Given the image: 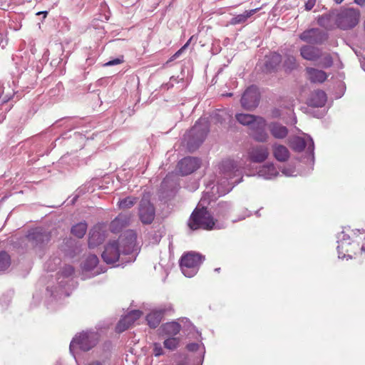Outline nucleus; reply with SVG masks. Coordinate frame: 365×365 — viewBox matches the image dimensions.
Masks as SVG:
<instances>
[{"label":"nucleus","instance_id":"f257e3e1","mask_svg":"<svg viewBox=\"0 0 365 365\" xmlns=\"http://www.w3.org/2000/svg\"><path fill=\"white\" fill-rule=\"evenodd\" d=\"M241 164L233 160H223L219 165V174L217 185L212 187L213 195H224L229 192L232 187L241 181L235 179L240 175Z\"/></svg>","mask_w":365,"mask_h":365},{"label":"nucleus","instance_id":"f03ea898","mask_svg":"<svg viewBox=\"0 0 365 365\" xmlns=\"http://www.w3.org/2000/svg\"><path fill=\"white\" fill-rule=\"evenodd\" d=\"M136 235L133 231H128L125 236H120L118 241L109 242L102 253V258L107 264L116 262L120 253L128 254L135 245Z\"/></svg>","mask_w":365,"mask_h":365},{"label":"nucleus","instance_id":"7ed1b4c3","mask_svg":"<svg viewBox=\"0 0 365 365\" xmlns=\"http://www.w3.org/2000/svg\"><path fill=\"white\" fill-rule=\"evenodd\" d=\"M188 226L193 230L199 228L212 230L215 228L219 229L221 227L215 223L212 217L206 208H200L199 207H197L193 211L189 220Z\"/></svg>","mask_w":365,"mask_h":365},{"label":"nucleus","instance_id":"20e7f679","mask_svg":"<svg viewBox=\"0 0 365 365\" xmlns=\"http://www.w3.org/2000/svg\"><path fill=\"white\" fill-rule=\"evenodd\" d=\"M204 257L195 252H188L181 257L180 268L183 274L192 277L196 274Z\"/></svg>","mask_w":365,"mask_h":365},{"label":"nucleus","instance_id":"39448f33","mask_svg":"<svg viewBox=\"0 0 365 365\" xmlns=\"http://www.w3.org/2000/svg\"><path fill=\"white\" fill-rule=\"evenodd\" d=\"M207 133V127L205 120L197 122L192 128L187 133V147L194 150L203 141Z\"/></svg>","mask_w":365,"mask_h":365},{"label":"nucleus","instance_id":"423d86ee","mask_svg":"<svg viewBox=\"0 0 365 365\" xmlns=\"http://www.w3.org/2000/svg\"><path fill=\"white\" fill-rule=\"evenodd\" d=\"M98 339V336L96 332H82L76 335L71 341L70 351H73L77 348L83 351H88L96 344Z\"/></svg>","mask_w":365,"mask_h":365},{"label":"nucleus","instance_id":"0eeeda50","mask_svg":"<svg viewBox=\"0 0 365 365\" xmlns=\"http://www.w3.org/2000/svg\"><path fill=\"white\" fill-rule=\"evenodd\" d=\"M139 217L144 224H150L154 220L155 212L148 197H143L139 205Z\"/></svg>","mask_w":365,"mask_h":365},{"label":"nucleus","instance_id":"6e6552de","mask_svg":"<svg viewBox=\"0 0 365 365\" xmlns=\"http://www.w3.org/2000/svg\"><path fill=\"white\" fill-rule=\"evenodd\" d=\"M259 93L255 86L249 87L241 98L242 106L247 110L255 108L258 105Z\"/></svg>","mask_w":365,"mask_h":365},{"label":"nucleus","instance_id":"1a4fd4ad","mask_svg":"<svg viewBox=\"0 0 365 365\" xmlns=\"http://www.w3.org/2000/svg\"><path fill=\"white\" fill-rule=\"evenodd\" d=\"M200 166V160L196 158H185L178 163V170L182 175L191 174Z\"/></svg>","mask_w":365,"mask_h":365},{"label":"nucleus","instance_id":"9d476101","mask_svg":"<svg viewBox=\"0 0 365 365\" xmlns=\"http://www.w3.org/2000/svg\"><path fill=\"white\" fill-rule=\"evenodd\" d=\"M235 118L238 123L243 125L249 126L250 129L254 126L262 127L264 125V118L259 116H255L247 113L236 114Z\"/></svg>","mask_w":365,"mask_h":365},{"label":"nucleus","instance_id":"9b49d317","mask_svg":"<svg viewBox=\"0 0 365 365\" xmlns=\"http://www.w3.org/2000/svg\"><path fill=\"white\" fill-rule=\"evenodd\" d=\"M249 159L254 163H262L267 159L269 156L268 148L264 145H258L250 149Z\"/></svg>","mask_w":365,"mask_h":365},{"label":"nucleus","instance_id":"f8f14e48","mask_svg":"<svg viewBox=\"0 0 365 365\" xmlns=\"http://www.w3.org/2000/svg\"><path fill=\"white\" fill-rule=\"evenodd\" d=\"M300 38L307 43H320L327 38V36L318 29H313L302 33Z\"/></svg>","mask_w":365,"mask_h":365},{"label":"nucleus","instance_id":"ddd939ff","mask_svg":"<svg viewBox=\"0 0 365 365\" xmlns=\"http://www.w3.org/2000/svg\"><path fill=\"white\" fill-rule=\"evenodd\" d=\"M142 315V312L139 310H133L128 314L125 316L117 325V331L122 332L130 327L134 322L139 319Z\"/></svg>","mask_w":365,"mask_h":365},{"label":"nucleus","instance_id":"4468645a","mask_svg":"<svg viewBox=\"0 0 365 365\" xmlns=\"http://www.w3.org/2000/svg\"><path fill=\"white\" fill-rule=\"evenodd\" d=\"M27 237L34 246L41 245L50 240L49 235L41 229L33 230L28 235Z\"/></svg>","mask_w":365,"mask_h":365},{"label":"nucleus","instance_id":"2eb2a0df","mask_svg":"<svg viewBox=\"0 0 365 365\" xmlns=\"http://www.w3.org/2000/svg\"><path fill=\"white\" fill-rule=\"evenodd\" d=\"M301 56L307 61H314L320 58L322 51L311 46H304L300 48Z\"/></svg>","mask_w":365,"mask_h":365},{"label":"nucleus","instance_id":"dca6fc26","mask_svg":"<svg viewBox=\"0 0 365 365\" xmlns=\"http://www.w3.org/2000/svg\"><path fill=\"white\" fill-rule=\"evenodd\" d=\"M307 78L313 83H323L328 77L326 72L314 68L308 67L306 68Z\"/></svg>","mask_w":365,"mask_h":365},{"label":"nucleus","instance_id":"f3484780","mask_svg":"<svg viewBox=\"0 0 365 365\" xmlns=\"http://www.w3.org/2000/svg\"><path fill=\"white\" fill-rule=\"evenodd\" d=\"M268 128L271 135L277 139H283L288 135L287 127L278 123H271L269 124Z\"/></svg>","mask_w":365,"mask_h":365},{"label":"nucleus","instance_id":"a211bd4d","mask_svg":"<svg viewBox=\"0 0 365 365\" xmlns=\"http://www.w3.org/2000/svg\"><path fill=\"white\" fill-rule=\"evenodd\" d=\"M274 157L280 162H284L289 158L288 149L283 145L274 143L272 146Z\"/></svg>","mask_w":365,"mask_h":365},{"label":"nucleus","instance_id":"6ab92c4d","mask_svg":"<svg viewBox=\"0 0 365 365\" xmlns=\"http://www.w3.org/2000/svg\"><path fill=\"white\" fill-rule=\"evenodd\" d=\"M291 143L293 149L298 151L302 150L306 146L310 150H312L314 148V141L311 138H309V140L306 142L304 139L296 137L293 138Z\"/></svg>","mask_w":365,"mask_h":365},{"label":"nucleus","instance_id":"aec40b11","mask_svg":"<svg viewBox=\"0 0 365 365\" xmlns=\"http://www.w3.org/2000/svg\"><path fill=\"white\" fill-rule=\"evenodd\" d=\"M130 218L128 215L120 214L115 220L110 223V230L113 232H119L123 227L127 225L129 222Z\"/></svg>","mask_w":365,"mask_h":365},{"label":"nucleus","instance_id":"412c9836","mask_svg":"<svg viewBox=\"0 0 365 365\" xmlns=\"http://www.w3.org/2000/svg\"><path fill=\"white\" fill-rule=\"evenodd\" d=\"M278 175V171L273 164H267L262 166L259 171L258 175L267 180L272 179Z\"/></svg>","mask_w":365,"mask_h":365},{"label":"nucleus","instance_id":"4be33fe9","mask_svg":"<svg viewBox=\"0 0 365 365\" xmlns=\"http://www.w3.org/2000/svg\"><path fill=\"white\" fill-rule=\"evenodd\" d=\"M327 101L326 93L322 91H316L312 93L309 98V103L314 107H322Z\"/></svg>","mask_w":365,"mask_h":365},{"label":"nucleus","instance_id":"5701e85b","mask_svg":"<svg viewBox=\"0 0 365 365\" xmlns=\"http://www.w3.org/2000/svg\"><path fill=\"white\" fill-rule=\"evenodd\" d=\"M104 240L103 235L101 232L100 229L94 227L89 233L88 245L90 247H94L101 244Z\"/></svg>","mask_w":365,"mask_h":365},{"label":"nucleus","instance_id":"b1692460","mask_svg":"<svg viewBox=\"0 0 365 365\" xmlns=\"http://www.w3.org/2000/svg\"><path fill=\"white\" fill-rule=\"evenodd\" d=\"M266 123L264 120V125L262 127L254 126L252 128V135L253 138L259 142H265L267 140L269 135L265 130Z\"/></svg>","mask_w":365,"mask_h":365},{"label":"nucleus","instance_id":"393cba45","mask_svg":"<svg viewBox=\"0 0 365 365\" xmlns=\"http://www.w3.org/2000/svg\"><path fill=\"white\" fill-rule=\"evenodd\" d=\"M163 314V309H155L153 310L148 316L147 321L148 324L150 327H156L160 322Z\"/></svg>","mask_w":365,"mask_h":365},{"label":"nucleus","instance_id":"a878e982","mask_svg":"<svg viewBox=\"0 0 365 365\" xmlns=\"http://www.w3.org/2000/svg\"><path fill=\"white\" fill-rule=\"evenodd\" d=\"M342 16L346 23H358L360 19V13L358 10L350 8L343 11Z\"/></svg>","mask_w":365,"mask_h":365},{"label":"nucleus","instance_id":"bb28decb","mask_svg":"<svg viewBox=\"0 0 365 365\" xmlns=\"http://www.w3.org/2000/svg\"><path fill=\"white\" fill-rule=\"evenodd\" d=\"M162 331L165 334L176 335L180 329V326L177 322L167 323L162 327Z\"/></svg>","mask_w":365,"mask_h":365},{"label":"nucleus","instance_id":"cd10ccee","mask_svg":"<svg viewBox=\"0 0 365 365\" xmlns=\"http://www.w3.org/2000/svg\"><path fill=\"white\" fill-rule=\"evenodd\" d=\"M98 259L95 255H88L82 262V267L84 270L89 271L97 265Z\"/></svg>","mask_w":365,"mask_h":365},{"label":"nucleus","instance_id":"c85d7f7f","mask_svg":"<svg viewBox=\"0 0 365 365\" xmlns=\"http://www.w3.org/2000/svg\"><path fill=\"white\" fill-rule=\"evenodd\" d=\"M87 230V225L85 222H80L74 225L71 229V232L73 235L78 238L84 236Z\"/></svg>","mask_w":365,"mask_h":365},{"label":"nucleus","instance_id":"c756f323","mask_svg":"<svg viewBox=\"0 0 365 365\" xmlns=\"http://www.w3.org/2000/svg\"><path fill=\"white\" fill-rule=\"evenodd\" d=\"M282 61L281 56L278 53H274L270 55L268 59L266 61V66L272 69L275 68Z\"/></svg>","mask_w":365,"mask_h":365},{"label":"nucleus","instance_id":"7c9ffc66","mask_svg":"<svg viewBox=\"0 0 365 365\" xmlns=\"http://www.w3.org/2000/svg\"><path fill=\"white\" fill-rule=\"evenodd\" d=\"M136 202V198L128 197L118 201V205L120 209H128L133 207Z\"/></svg>","mask_w":365,"mask_h":365},{"label":"nucleus","instance_id":"2f4dec72","mask_svg":"<svg viewBox=\"0 0 365 365\" xmlns=\"http://www.w3.org/2000/svg\"><path fill=\"white\" fill-rule=\"evenodd\" d=\"M284 66L287 71H292L297 68L298 63H297L295 57L293 56H287L284 63Z\"/></svg>","mask_w":365,"mask_h":365},{"label":"nucleus","instance_id":"473e14b6","mask_svg":"<svg viewBox=\"0 0 365 365\" xmlns=\"http://www.w3.org/2000/svg\"><path fill=\"white\" fill-rule=\"evenodd\" d=\"M258 9H251L250 11H245L243 14L237 15L235 19L234 23L244 22L247 20L249 17L254 15Z\"/></svg>","mask_w":365,"mask_h":365},{"label":"nucleus","instance_id":"72a5a7b5","mask_svg":"<svg viewBox=\"0 0 365 365\" xmlns=\"http://www.w3.org/2000/svg\"><path fill=\"white\" fill-rule=\"evenodd\" d=\"M320 65L324 68H329L333 64V58L329 53H322V56L320 57Z\"/></svg>","mask_w":365,"mask_h":365},{"label":"nucleus","instance_id":"f704fd0d","mask_svg":"<svg viewBox=\"0 0 365 365\" xmlns=\"http://www.w3.org/2000/svg\"><path fill=\"white\" fill-rule=\"evenodd\" d=\"M179 344V339L177 337H170L164 341V346L169 350H174Z\"/></svg>","mask_w":365,"mask_h":365},{"label":"nucleus","instance_id":"c9c22d12","mask_svg":"<svg viewBox=\"0 0 365 365\" xmlns=\"http://www.w3.org/2000/svg\"><path fill=\"white\" fill-rule=\"evenodd\" d=\"M10 265V257L5 253H0V271L5 270Z\"/></svg>","mask_w":365,"mask_h":365},{"label":"nucleus","instance_id":"e433bc0d","mask_svg":"<svg viewBox=\"0 0 365 365\" xmlns=\"http://www.w3.org/2000/svg\"><path fill=\"white\" fill-rule=\"evenodd\" d=\"M154 354L156 356H160L163 354V349L161 347V345L160 344L155 343L154 344V348H153Z\"/></svg>","mask_w":365,"mask_h":365},{"label":"nucleus","instance_id":"4c0bfd02","mask_svg":"<svg viewBox=\"0 0 365 365\" xmlns=\"http://www.w3.org/2000/svg\"><path fill=\"white\" fill-rule=\"evenodd\" d=\"M317 0H307L304 4L306 11H311L315 6Z\"/></svg>","mask_w":365,"mask_h":365},{"label":"nucleus","instance_id":"58836bf2","mask_svg":"<svg viewBox=\"0 0 365 365\" xmlns=\"http://www.w3.org/2000/svg\"><path fill=\"white\" fill-rule=\"evenodd\" d=\"M282 173L287 177H291L295 175V170L292 168H284L282 170Z\"/></svg>","mask_w":365,"mask_h":365},{"label":"nucleus","instance_id":"ea45409f","mask_svg":"<svg viewBox=\"0 0 365 365\" xmlns=\"http://www.w3.org/2000/svg\"><path fill=\"white\" fill-rule=\"evenodd\" d=\"M123 59L121 58H115L114 60H112V61H110L107 63H105V66H114V65H118V64H120L123 62Z\"/></svg>","mask_w":365,"mask_h":365},{"label":"nucleus","instance_id":"a19ab883","mask_svg":"<svg viewBox=\"0 0 365 365\" xmlns=\"http://www.w3.org/2000/svg\"><path fill=\"white\" fill-rule=\"evenodd\" d=\"M192 38V37H191L190 38V40L178 51L175 53V56L177 57L180 55V53L185 48H187V46H188L190 41H191V39Z\"/></svg>","mask_w":365,"mask_h":365},{"label":"nucleus","instance_id":"79ce46f5","mask_svg":"<svg viewBox=\"0 0 365 365\" xmlns=\"http://www.w3.org/2000/svg\"><path fill=\"white\" fill-rule=\"evenodd\" d=\"M198 347H199V345L197 344H195V343L187 345V349L190 351H195L198 349Z\"/></svg>","mask_w":365,"mask_h":365},{"label":"nucleus","instance_id":"37998d69","mask_svg":"<svg viewBox=\"0 0 365 365\" xmlns=\"http://www.w3.org/2000/svg\"><path fill=\"white\" fill-rule=\"evenodd\" d=\"M87 365H110V364L106 361H103V362L93 361V362L88 364Z\"/></svg>","mask_w":365,"mask_h":365},{"label":"nucleus","instance_id":"c03bdc74","mask_svg":"<svg viewBox=\"0 0 365 365\" xmlns=\"http://www.w3.org/2000/svg\"><path fill=\"white\" fill-rule=\"evenodd\" d=\"M170 180V176H167L162 182V187H166L168 186Z\"/></svg>","mask_w":365,"mask_h":365},{"label":"nucleus","instance_id":"a18cd8bd","mask_svg":"<svg viewBox=\"0 0 365 365\" xmlns=\"http://www.w3.org/2000/svg\"><path fill=\"white\" fill-rule=\"evenodd\" d=\"M66 271H67L66 275H68V276L71 275L73 273V269L71 266H68V267H66Z\"/></svg>","mask_w":365,"mask_h":365},{"label":"nucleus","instance_id":"49530a36","mask_svg":"<svg viewBox=\"0 0 365 365\" xmlns=\"http://www.w3.org/2000/svg\"><path fill=\"white\" fill-rule=\"evenodd\" d=\"M354 2L360 6H364L365 5V0H354Z\"/></svg>","mask_w":365,"mask_h":365},{"label":"nucleus","instance_id":"de8ad7c7","mask_svg":"<svg viewBox=\"0 0 365 365\" xmlns=\"http://www.w3.org/2000/svg\"><path fill=\"white\" fill-rule=\"evenodd\" d=\"M47 11H40L36 13V15H43V19H45L47 16Z\"/></svg>","mask_w":365,"mask_h":365},{"label":"nucleus","instance_id":"09e8293b","mask_svg":"<svg viewBox=\"0 0 365 365\" xmlns=\"http://www.w3.org/2000/svg\"><path fill=\"white\" fill-rule=\"evenodd\" d=\"M325 19L324 16H322V17L319 18L318 23H321L322 20H324Z\"/></svg>","mask_w":365,"mask_h":365},{"label":"nucleus","instance_id":"8fccbe9b","mask_svg":"<svg viewBox=\"0 0 365 365\" xmlns=\"http://www.w3.org/2000/svg\"><path fill=\"white\" fill-rule=\"evenodd\" d=\"M224 113H225V112H224V111H221V112H220L219 113H217V115L222 117V116L223 115V114H224Z\"/></svg>","mask_w":365,"mask_h":365},{"label":"nucleus","instance_id":"3c124183","mask_svg":"<svg viewBox=\"0 0 365 365\" xmlns=\"http://www.w3.org/2000/svg\"><path fill=\"white\" fill-rule=\"evenodd\" d=\"M336 3L338 4H340L344 0H335Z\"/></svg>","mask_w":365,"mask_h":365},{"label":"nucleus","instance_id":"603ef678","mask_svg":"<svg viewBox=\"0 0 365 365\" xmlns=\"http://www.w3.org/2000/svg\"><path fill=\"white\" fill-rule=\"evenodd\" d=\"M348 26H349V28H351L352 27L351 24H348ZM347 28H348V26L347 27H343V29H347Z\"/></svg>","mask_w":365,"mask_h":365},{"label":"nucleus","instance_id":"864d4df0","mask_svg":"<svg viewBox=\"0 0 365 365\" xmlns=\"http://www.w3.org/2000/svg\"><path fill=\"white\" fill-rule=\"evenodd\" d=\"M227 96H232V93H227L226 94Z\"/></svg>","mask_w":365,"mask_h":365},{"label":"nucleus","instance_id":"5fc2aeb1","mask_svg":"<svg viewBox=\"0 0 365 365\" xmlns=\"http://www.w3.org/2000/svg\"><path fill=\"white\" fill-rule=\"evenodd\" d=\"M220 268L215 269V271L219 272Z\"/></svg>","mask_w":365,"mask_h":365}]
</instances>
